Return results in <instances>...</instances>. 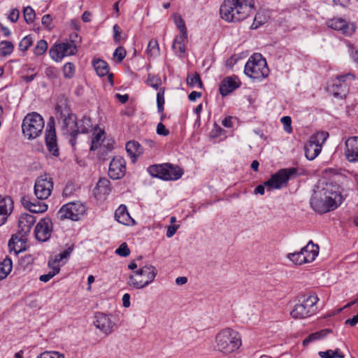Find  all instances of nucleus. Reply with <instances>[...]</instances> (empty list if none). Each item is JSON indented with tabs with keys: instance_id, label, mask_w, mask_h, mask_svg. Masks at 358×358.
Wrapping results in <instances>:
<instances>
[{
	"instance_id": "f257e3e1",
	"label": "nucleus",
	"mask_w": 358,
	"mask_h": 358,
	"mask_svg": "<svg viewBox=\"0 0 358 358\" xmlns=\"http://www.w3.org/2000/svg\"><path fill=\"white\" fill-rule=\"evenodd\" d=\"M254 6V0H224L220 6V13L225 21L239 22L250 14Z\"/></svg>"
},
{
	"instance_id": "f03ea898",
	"label": "nucleus",
	"mask_w": 358,
	"mask_h": 358,
	"mask_svg": "<svg viewBox=\"0 0 358 358\" xmlns=\"http://www.w3.org/2000/svg\"><path fill=\"white\" fill-rule=\"evenodd\" d=\"M341 201V195L333 191L330 184H327L322 189L314 192L310 204L315 212L322 214L336 209Z\"/></svg>"
},
{
	"instance_id": "7ed1b4c3",
	"label": "nucleus",
	"mask_w": 358,
	"mask_h": 358,
	"mask_svg": "<svg viewBox=\"0 0 358 358\" xmlns=\"http://www.w3.org/2000/svg\"><path fill=\"white\" fill-rule=\"evenodd\" d=\"M241 343V338L238 332L231 328H224L216 334L214 349L228 355L237 350Z\"/></svg>"
},
{
	"instance_id": "20e7f679",
	"label": "nucleus",
	"mask_w": 358,
	"mask_h": 358,
	"mask_svg": "<svg viewBox=\"0 0 358 358\" xmlns=\"http://www.w3.org/2000/svg\"><path fill=\"white\" fill-rule=\"evenodd\" d=\"M55 109L59 116V124L63 134L76 136L79 129L77 117L76 115L71 113L66 101H61L56 106Z\"/></svg>"
},
{
	"instance_id": "39448f33",
	"label": "nucleus",
	"mask_w": 358,
	"mask_h": 358,
	"mask_svg": "<svg viewBox=\"0 0 358 358\" xmlns=\"http://www.w3.org/2000/svg\"><path fill=\"white\" fill-rule=\"evenodd\" d=\"M244 72L253 80H262L268 76L269 69L262 55L254 54L246 62Z\"/></svg>"
},
{
	"instance_id": "423d86ee",
	"label": "nucleus",
	"mask_w": 358,
	"mask_h": 358,
	"mask_svg": "<svg viewBox=\"0 0 358 358\" xmlns=\"http://www.w3.org/2000/svg\"><path fill=\"white\" fill-rule=\"evenodd\" d=\"M157 273L155 266L145 265L129 275L127 285L138 289H143L154 281Z\"/></svg>"
},
{
	"instance_id": "0eeeda50",
	"label": "nucleus",
	"mask_w": 358,
	"mask_h": 358,
	"mask_svg": "<svg viewBox=\"0 0 358 358\" xmlns=\"http://www.w3.org/2000/svg\"><path fill=\"white\" fill-rule=\"evenodd\" d=\"M44 124L43 117L38 113H28L22 120V133L28 139H34L41 134Z\"/></svg>"
},
{
	"instance_id": "6e6552de",
	"label": "nucleus",
	"mask_w": 358,
	"mask_h": 358,
	"mask_svg": "<svg viewBox=\"0 0 358 358\" xmlns=\"http://www.w3.org/2000/svg\"><path fill=\"white\" fill-rule=\"evenodd\" d=\"M148 172L152 176L164 180H176L183 174V171L179 166L168 163L150 166Z\"/></svg>"
},
{
	"instance_id": "1a4fd4ad",
	"label": "nucleus",
	"mask_w": 358,
	"mask_h": 358,
	"mask_svg": "<svg viewBox=\"0 0 358 358\" xmlns=\"http://www.w3.org/2000/svg\"><path fill=\"white\" fill-rule=\"evenodd\" d=\"M319 299L315 294H310L306 298L299 301L290 313L291 316L294 319H303L313 315L315 312V306Z\"/></svg>"
},
{
	"instance_id": "9d476101",
	"label": "nucleus",
	"mask_w": 358,
	"mask_h": 358,
	"mask_svg": "<svg viewBox=\"0 0 358 358\" xmlns=\"http://www.w3.org/2000/svg\"><path fill=\"white\" fill-rule=\"evenodd\" d=\"M328 137L329 134L325 131H319L310 136L304 148L305 155L308 160H313L319 155Z\"/></svg>"
},
{
	"instance_id": "9b49d317",
	"label": "nucleus",
	"mask_w": 358,
	"mask_h": 358,
	"mask_svg": "<svg viewBox=\"0 0 358 358\" xmlns=\"http://www.w3.org/2000/svg\"><path fill=\"white\" fill-rule=\"evenodd\" d=\"M296 173V169L295 168L281 169L273 174L268 180L265 181L264 185L268 191L280 189L287 185L289 177Z\"/></svg>"
},
{
	"instance_id": "f8f14e48",
	"label": "nucleus",
	"mask_w": 358,
	"mask_h": 358,
	"mask_svg": "<svg viewBox=\"0 0 358 358\" xmlns=\"http://www.w3.org/2000/svg\"><path fill=\"white\" fill-rule=\"evenodd\" d=\"M85 210V206L80 203H69L59 209L57 212V217L61 220L70 219L78 221L84 215Z\"/></svg>"
},
{
	"instance_id": "ddd939ff",
	"label": "nucleus",
	"mask_w": 358,
	"mask_h": 358,
	"mask_svg": "<svg viewBox=\"0 0 358 358\" xmlns=\"http://www.w3.org/2000/svg\"><path fill=\"white\" fill-rule=\"evenodd\" d=\"M78 48L69 41L54 44L49 50L50 57L55 62H59L63 58L75 55Z\"/></svg>"
},
{
	"instance_id": "4468645a",
	"label": "nucleus",
	"mask_w": 358,
	"mask_h": 358,
	"mask_svg": "<svg viewBox=\"0 0 358 358\" xmlns=\"http://www.w3.org/2000/svg\"><path fill=\"white\" fill-rule=\"evenodd\" d=\"M53 185L52 178L47 174L38 177L34 184V194L36 198L40 200L47 199L51 195Z\"/></svg>"
},
{
	"instance_id": "2eb2a0df",
	"label": "nucleus",
	"mask_w": 358,
	"mask_h": 358,
	"mask_svg": "<svg viewBox=\"0 0 358 358\" xmlns=\"http://www.w3.org/2000/svg\"><path fill=\"white\" fill-rule=\"evenodd\" d=\"M354 79V76L351 73L338 76L332 80L331 85L328 87V90L336 98L343 99L348 92V86L345 83L346 79Z\"/></svg>"
},
{
	"instance_id": "dca6fc26",
	"label": "nucleus",
	"mask_w": 358,
	"mask_h": 358,
	"mask_svg": "<svg viewBox=\"0 0 358 358\" xmlns=\"http://www.w3.org/2000/svg\"><path fill=\"white\" fill-rule=\"evenodd\" d=\"M96 329H99L105 335H109L117 327L116 323L112 320L111 316L103 313H96L93 322Z\"/></svg>"
},
{
	"instance_id": "f3484780",
	"label": "nucleus",
	"mask_w": 358,
	"mask_h": 358,
	"mask_svg": "<svg viewBox=\"0 0 358 358\" xmlns=\"http://www.w3.org/2000/svg\"><path fill=\"white\" fill-rule=\"evenodd\" d=\"M52 231V220L49 217H45L41 219L36 225L34 234L38 241L45 242L50 238Z\"/></svg>"
},
{
	"instance_id": "a211bd4d",
	"label": "nucleus",
	"mask_w": 358,
	"mask_h": 358,
	"mask_svg": "<svg viewBox=\"0 0 358 358\" xmlns=\"http://www.w3.org/2000/svg\"><path fill=\"white\" fill-rule=\"evenodd\" d=\"M126 173V162L120 156L112 159L108 169V176L113 180L122 178Z\"/></svg>"
},
{
	"instance_id": "6ab92c4d",
	"label": "nucleus",
	"mask_w": 358,
	"mask_h": 358,
	"mask_svg": "<svg viewBox=\"0 0 358 358\" xmlns=\"http://www.w3.org/2000/svg\"><path fill=\"white\" fill-rule=\"evenodd\" d=\"M48 127L49 129H47L45 134V143L48 148V150L50 152H51L54 156L59 155V150L57 143V137L55 129V121L53 117H50L48 122Z\"/></svg>"
},
{
	"instance_id": "aec40b11",
	"label": "nucleus",
	"mask_w": 358,
	"mask_h": 358,
	"mask_svg": "<svg viewBox=\"0 0 358 358\" xmlns=\"http://www.w3.org/2000/svg\"><path fill=\"white\" fill-rule=\"evenodd\" d=\"M328 27L332 29L339 31L345 36H350L355 31V27L352 23L348 22L341 18H334L328 22Z\"/></svg>"
},
{
	"instance_id": "412c9836",
	"label": "nucleus",
	"mask_w": 358,
	"mask_h": 358,
	"mask_svg": "<svg viewBox=\"0 0 358 358\" xmlns=\"http://www.w3.org/2000/svg\"><path fill=\"white\" fill-rule=\"evenodd\" d=\"M345 155L350 162H358V136L348 138L345 143Z\"/></svg>"
},
{
	"instance_id": "4be33fe9",
	"label": "nucleus",
	"mask_w": 358,
	"mask_h": 358,
	"mask_svg": "<svg viewBox=\"0 0 358 358\" xmlns=\"http://www.w3.org/2000/svg\"><path fill=\"white\" fill-rule=\"evenodd\" d=\"M35 222L36 218L34 216L27 213L22 214L18 220V230L17 234L27 236Z\"/></svg>"
},
{
	"instance_id": "5701e85b",
	"label": "nucleus",
	"mask_w": 358,
	"mask_h": 358,
	"mask_svg": "<svg viewBox=\"0 0 358 358\" xmlns=\"http://www.w3.org/2000/svg\"><path fill=\"white\" fill-rule=\"evenodd\" d=\"M240 81L236 76L227 77L220 85V92L222 96L229 95L240 86Z\"/></svg>"
},
{
	"instance_id": "b1692460",
	"label": "nucleus",
	"mask_w": 358,
	"mask_h": 358,
	"mask_svg": "<svg viewBox=\"0 0 358 358\" xmlns=\"http://www.w3.org/2000/svg\"><path fill=\"white\" fill-rule=\"evenodd\" d=\"M27 240V236H25L20 235L19 234H13L8 244L10 252H13L17 255L20 252L24 250Z\"/></svg>"
},
{
	"instance_id": "393cba45",
	"label": "nucleus",
	"mask_w": 358,
	"mask_h": 358,
	"mask_svg": "<svg viewBox=\"0 0 358 358\" xmlns=\"http://www.w3.org/2000/svg\"><path fill=\"white\" fill-rule=\"evenodd\" d=\"M22 206L31 213H41L47 210L48 205L41 201H31L29 196H24L21 199Z\"/></svg>"
},
{
	"instance_id": "a878e982",
	"label": "nucleus",
	"mask_w": 358,
	"mask_h": 358,
	"mask_svg": "<svg viewBox=\"0 0 358 358\" xmlns=\"http://www.w3.org/2000/svg\"><path fill=\"white\" fill-rule=\"evenodd\" d=\"M13 208V201L10 196L0 198V225L3 224Z\"/></svg>"
},
{
	"instance_id": "bb28decb",
	"label": "nucleus",
	"mask_w": 358,
	"mask_h": 358,
	"mask_svg": "<svg viewBox=\"0 0 358 358\" xmlns=\"http://www.w3.org/2000/svg\"><path fill=\"white\" fill-rule=\"evenodd\" d=\"M115 220L124 225H134L135 220L130 216L125 205H120L115 212Z\"/></svg>"
},
{
	"instance_id": "cd10ccee",
	"label": "nucleus",
	"mask_w": 358,
	"mask_h": 358,
	"mask_svg": "<svg viewBox=\"0 0 358 358\" xmlns=\"http://www.w3.org/2000/svg\"><path fill=\"white\" fill-rule=\"evenodd\" d=\"M301 252H303V262H306V263L312 262L318 255L319 246L314 244L312 241H310L305 247L301 248Z\"/></svg>"
},
{
	"instance_id": "c85d7f7f",
	"label": "nucleus",
	"mask_w": 358,
	"mask_h": 358,
	"mask_svg": "<svg viewBox=\"0 0 358 358\" xmlns=\"http://www.w3.org/2000/svg\"><path fill=\"white\" fill-rule=\"evenodd\" d=\"M92 64L96 74L101 77L108 76V80L113 83L112 74H109V66L108 64L103 59H96L92 61Z\"/></svg>"
},
{
	"instance_id": "c756f323",
	"label": "nucleus",
	"mask_w": 358,
	"mask_h": 358,
	"mask_svg": "<svg viewBox=\"0 0 358 358\" xmlns=\"http://www.w3.org/2000/svg\"><path fill=\"white\" fill-rule=\"evenodd\" d=\"M331 332V330L329 329H324L319 331L310 334L303 341V345L307 346L310 343L320 340L326 337Z\"/></svg>"
},
{
	"instance_id": "7c9ffc66",
	"label": "nucleus",
	"mask_w": 358,
	"mask_h": 358,
	"mask_svg": "<svg viewBox=\"0 0 358 358\" xmlns=\"http://www.w3.org/2000/svg\"><path fill=\"white\" fill-rule=\"evenodd\" d=\"M126 150L133 158H136L137 156H139L143 153V148L141 145L139 143L135 141H131L127 143Z\"/></svg>"
},
{
	"instance_id": "2f4dec72",
	"label": "nucleus",
	"mask_w": 358,
	"mask_h": 358,
	"mask_svg": "<svg viewBox=\"0 0 358 358\" xmlns=\"http://www.w3.org/2000/svg\"><path fill=\"white\" fill-rule=\"evenodd\" d=\"M13 268L12 260L6 257L0 264V280H3L10 273Z\"/></svg>"
},
{
	"instance_id": "473e14b6",
	"label": "nucleus",
	"mask_w": 358,
	"mask_h": 358,
	"mask_svg": "<svg viewBox=\"0 0 358 358\" xmlns=\"http://www.w3.org/2000/svg\"><path fill=\"white\" fill-rule=\"evenodd\" d=\"M146 52L150 57L155 58L159 55L160 50L158 41L156 39H152L149 41Z\"/></svg>"
},
{
	"instance_id": "72a5a7b5",
	"label": "nucleus",
	"mask_w": 358,
	"mask_h": 358,
	"mask_svg": "<svg viewBox=\"0 0 358 358\" xmlns=\"http://www.w3.org/2000/svg\"><path fill=\"white\" fill-rule=\"evenodd\" d=\"M187 83L191 87L198 85L199 88L203 87V83L198 73H189L187 76Z\"/></svg>"
},
{
	"instance_id": "f704fd0d",
	"label": "nucleus",
	"mask_w": 358,
	"mask_h": 358,
	"mask_svg": "<svg viewBox=\"0 0 358 358\" xmlns=\"http://www.w3.org/2000/svg\"><path fill=\"white\" fill-rule=\"evenodd\" d=\"M105 138V132L104 131L100 130L96 134H94V136L92 139L90 150H96L101 145V143L103 141Z\"/></svg>"
},
{
	"instance_id": "c9c22d12",
	"label": "nucleus",
	"mask_w": 358,
	"mask_h": 358,
	"mask_svg": "<svg viewBox=\"0 0 358 358\" xmlns=\"http://www.w3.org/2000/svg\"><path fill=\"white\" fill-rule=\"evenodd\" d=\"M78 123V133H87L92 127L91 118L87 116H84Z\"/></svg>"
},
{
	"instance_id": "e433bc0d",
	"label": "nucleus",
	"mask_w": 358,
	"mask_h": 358,
	"mask_svg": "<svg viewBox=\"0 0 358 358\" xmlns=\"http://www.w3.org/2000/svg\"><path fill=\"white\" fill-rule=\"evenodd\" d=\"M319 356L321 358H343L344 355L341 352L340 349L336 348L335 350H329L324 352H319Z\"/></svg>"
},
{
	"instance_id": "4c0bfd02",
	"label": "nucleus",
	"mask_w": 358,
	"mask_h": 358,
	"mask_svg": "<svg viewBox=\"0 0 358 358\" xmlns=\"http://www.w3.org/2000/svg\"><path fill=\"white\" fill-rule=\"evenodd\" d=\"M1 55L6 56L10 55L14 49L13 44L8 41H3L0 43Z\"/></svg>"
},
{
	"instance_id": "58836bf2",
	"label": "nucleus",
	"mask_w": 358,
	"mask_h": 358,
	"mask_svg": "<svg viewBox=\"0 0 358 358\" xmlns=\"http://www.w3.org/2000/svg\"><path fill=\"white\" fill-rule=\"evenodd\" d=\"M47 49V42L45 40H40L34 48V53L36 56H41L46 52Z\"/></svg>"
},
{
	"instance_id": "ea45409f",
	"label": "nucleus",
	"mask_w": 358,
	"mask_h": 358,
	"mask_svg": "<svg viewBox=\"0 0 358 358\" xmlns=\"http://www.w3.org/2000/svg\"><path fill=\"white\" fill-rule=\"evenodd\" d=\"M23 15L25 22L28 24L32 23L36 17L35 11L30 6H27L24 8Z\"/></svg>"
},
{
	"instance_id": "a19ab883",
	"label": "nucleus",
	"mask_w": 358,
	"mask_h": 358,
	"mask_svg": "<svg viewBox=\"0 0 358 358\" xmlns=\"http://www.w3.org/2000/svg\"><path fill=\"white\" fill-rule=\"evenodd\" d=\"M96 187L101 193L104 194H108L110 192V181L105 178H101L98 181Z\"/></svg>"
},
{
	"instance_id": "79ce46f5",
	"label": "nucleus",
	"mask_w": 358,
	"mask_h": 358,
	"mask_svg": "<svg viewBox=\"0 0 358 358\" xmlns=\"http://www.w3.org/2000/svg\"><path fill=\"white\" fill-rule=\"evenodd\" d=\"M303 252H301V250L299 252H293V253H289L287 255V258L289 259L293 263L296 264H305L306 262H303Z\"/></svg>"
},
{
	"instance_id": "37998d69",
	"label": "nucleus",
	"mask_w": 358,
	"mask_h": 358,
	"mask_svg": "<svg viewBox=\"0 0 358 358\" xmlns=\"http://www.w3.org/2000/svg\"><path fill=\"white\" fill-rule=\"evenodd\" d=\"M64 76L66 78H71L75 73V66L73 63L67 62L63 66Z\"/></svg>"
},
{
	"instance_id": "c03bdc74",
	"label": "nucleus",
	"mask_w": 358,
	"mask_h": 358,
	"mask_svg": "<svg viewBox=\"0 0 358 358\" xmlns=\"http://www.w3.org/2000/svg\"><path fill=\"white\" fill-rule=\"evenodd\" d=\"M173 20H174L175 24L176 25L178 29L180 30V33L185 34V31H187V28L185 26V21L182 18V17L178 14H174Z\"/></svg>"
},
{
	"instance_id": "a18cd8bd",
	"label": "nucleus",
	"mask_w": 358,
	"mask_h": 358,
	"mask_svg": "<svg viewBox=\"0 0 358 358\" xmlns=\"http://www.w3.org/2000/svg\"><path fill=\"white\" fill-rule=\"evenodd\" d=\"M33 41L30 35L24 37L19 43V49L21 51L25 52L32 45Z\"/></svg>"
},
{
	"instance_id": "49530a36",
	"label": "nucleus",
	"mask_w": 358,
	"mask_h": 358,
	"mask_svg": "<svg viewBox=\"0 0 358 358\" xmlns=\"http://www.w3.org/2000/svg\"><path fill=\"white\" fill-rule=\"evenodd\" d=\"M66 262H61L58 258L55 256L54 259H50L49 261H48V266L50 268L52 269L51 271H55L57 270H58V273L60 271V266L62 265H63L64 264H65Z\"/></svg>"
},
{
	"instance_id": "de8ad7c7",
	"label": "nucleus",
	"mask_w": 358,
	"mask_h": 358,
	"mask_svg": "<svg viewBox=\"0 0 358 358\" xmlns=\"http://www.w3.org/2000/svg\"><path fill=\"white\" fill-rule=\"evenodd\" d=\"M147 83L150 87L155 90H158L161 85V79L157 76L149 74Z\"/></svg>"
},
{
	"instance_id": "09e8293b",
	"label": "nucleus",
	"mask_w": 358,
	"mask_h": 358,
	"mask_svg": "<svg viewBox=\"0 0 358 358\" xmlns=\"http://www.w3.org/2000/svg\"><path fill=\"white\" fill-rule=\"evenodd\" d=\"M73 249H74V245H73V244H71L70 245H68L67 248L65 249L62 252H61L55 256L58 258V259L61 262H62L64 259H67L69 257V256H70L71 253L73 252Z\"/></svg>"
},
{
	"instance_id": "8fccbe9b",
	"label": "nucleus",
	"mask_w": 358,
	"mask_h": 358,
	"mask_svg": "<svg viewBox=\"0 0 358 358\" xmlns=\"http://www.w3.org/2000/svg\"><path fill=\"white\" fill-rule=\"evenodd\" d=\"M73 249H74V245H73V244H71L70 245H68L67 248L65 249L62 252H61L55 256L58 258V259L61 262H62L64 259H67L69 257V256H70L71 253L73 252Z\"/></svg>"
},
{
	"instance_id": "3c124183",
	"label": "nucleus",
	"mask_w": 358,
	"mask_h": 358,
	"mask_svg": "<svg viewBox=\"0 0 358 358\" xmlns=\"http://www.w3.org/2000/svg\"><path fill=\"white\" fill-rule=\"evenodd\" d=\"M157 110L159 113H162L164 110V90H160L157 94Z\"/></svg>"
},
{
	"instance_id": "603ef678",
	"label": "nucleus",
	"mask_w": 358,
	"mask_h": 358,
	"mask_svg": "<svg viewBox=\"0 0 358 358\" xmlns=\"http://www.w3.org/2000/svg\"><path fill=\"white\" fill-rule=\"evenodd\" d=\"M126 50L122 47H118L115 49L113 57L117 60V62H121L126 56Z\"/></svg>"
},
{
	"instance_id": "864d4df0",
	"label": "nucleus",
	"mask_w": 358,
	"mask_h": 358,
	"mask_svg": "<svg viewBox=\"0 0 358 358\" xmlns=\"http://www.w3.org/2000/svg\"><path fill=\"white\" fill-rule=\"evenodd\" d=\"M115 253L121 257H126L129 255L130 250L126 243H122L115 250Z\"/></svg>"
},
{
	"instance_id": "5fc2aeb1",
	"label": "nucleus",
	"mask_w": 358,
	"mask_h": 358,
	"mask_svg": "<svg viewBox=\"0 0 358 358\" xmlns=\"http://www.w3.org/2000/svg\"><path fill=\"white\" fill-rule=\"evenodd\" d=\"M187 40V31H185V34L181 33L180 35L177 36L173 43L172 48L173 50H176L177 48L178 43H185V41Z\"/></svg>"
},
{
	"instance_id": "6e6d98bb",
	"label": "nucleus",
	"mask_w": 358,
	"mask_h": 358,
	"mask_svg": "<svg viewBox=\"0 0 358 358\" xmlns=\"http://www.w3.org/2000/svg\"><path fill=\"white\" fill-rule=\"evenodd\" d=\"M37 358H64V355L57 352H44L41 353Z\"/></svg>"
},
{
	"instance_id": "4d7b16f0",
	"label": "nucleus",
	"mask_w": 358,
	"mask_h": 358,
	"mask_svg": "<svg viewBox=\"0 0 358 358\" xmlns=\"http://www.w3.org/2000/svg\"><path fill=\"white\" fill-rule=\"evenodd\" d=\"M281 122L284 125V129L286 132L290 133L292 131V120L289 116H284L281 118Z\"/></svg>"
},
{
	"instance_id": "13d9d810",
	"label": "nucleus",
	"mask_w": 358,
	"mask_h": 358,
	"mask_svg": "<svg viewBox=\"0 0 358 358\" xmlns=\"http://www.w3.org/2000/svg\"><path fill=\"white\" fill-rule=\"evenodd\" d=\"M157 134L160 136H166L169 135V131L164 124L159 122L157 126Z\"/></svg>"
},
{
	"instance_id": "bf43d9fd",
	"label": "nucleus",
	"mask_w": 358,
	"mask_h": 358,
	"mask_svg": "<svg viewBox=\"0 0 358 358\" xmlns=\"http://www.w3.org/2000/svg\"><path fill=\"white\" fill-rule=\"evenodd\" d=\"M58 273V270L55 271H50L47 274H44V275H41L40 277H39V280L41 281V282H48L50 279H52L55 275H57Z\"/></svg>"
},
{
	"instance_id": "052dcab7",
	"label": "nucleus",
	"mask_w": 358,
	"mask_h": 358,
	"mask_svg": "<svg viewBox=\"0 0 358 358\" xmlns=\"http://www.w3.org/2000/svg\"><path fill=\"white\" fill-rule=\"evenodd\" d=\"M20 16V11L17 8H13L10 10V14L8 17V18L12 22H16Z\"/></svg>"
},
{
	"instance_id": "680f3d73",
	"label": "nucleus",
	"mask_w": 358,
	"mask_h": 358,
	"mask_svg": "<svg viewBox=\"0 0 358 358\" xmlns=\"http://www.w3.org/2000/svg\"><path fill=\"white\" fill-rule=\"evenodd\" d=\"M56 69L52 66H50L45 69V74L50 79H55L57 78Z\"/></svg>"
},
{
	"instance_id": "e2e57ef3",
	"label": "nucleus",
	"mask_w": 358,
	"mask_h": 358,
	"mask_svg": "<svg viewBox=\"0 0 358 358\" xmlns=\"http://www.w3.org/2000/svg\"><path fill=\"white\" fill-rule=\"evenodd\" d=\"M52 20V17L50 16V15L47 14V15H45L43 16L41 22L43 26H45V27H47L48 29H50Z\"/></svg>"
},
{
	"instance_id": "0e129e2a",
	"label": "nucleus",
	"mask_w": 358,
	"mask_h": 358,
	"mask_svg": "<svg viewBox=\"0 0 358 358\" xmlns=\"http://www.w3.org/2000/svg\"><path fill=\"white\" fill-rule=\"evenodd\" d=\"M173 50L180 57H182L185 53V45L184 43H178L177 48Z\"/></svg>"
},
{
	"instance_id": "69168bd1",
	"label": "nucleus",
	"mask_w": 358,
	"mask_h": 358,
	"mask_svg": "<svg viewBox=\"0 0 358 358\" xmlns=\"http://www.w3.org/2000/svg\"><path fill=\"white\" fill-rule=\"evenodd\" d=\"M113 32H114L115 41H116V42L120 41L121 39L122 30H121V28L119 27V25L115 24L113 26Z\"/></svg>"
},
{
	"instance_id": "338daca9",
	"label": "nucleus",
	"mask_w": 358,
	"mask_h": 358,
	"mask_svg": "<svg viewBox=\"0 0 358 358\" xmlns=\"http://www.w3.org/2000/svg\"><path fill=\"white\" fill-rule=\"evenodd\" d=\"M67 41H69L71 43H73L75 46L78 48V45L80 42V38L76 33H73L70 34L69 40H68Z\"/></svg>"
},
{
	"instance_id": "774afa93",
	"label": "nucleus",
	"mask_w": 358,
	"mask_h": 358,
	"mask_svg": "<svg viewBox=\"0 0 358 358\" xmlns=\"http://www.w3.org/2000/svg\"><path fill=\"white\" fill-rule=\"evenodd\" d=\"M178 227H179L178 225L169 226L167 228V231H166V236L168 238L172 237L176 234Z\"/></svg>"
}]
</instances>
